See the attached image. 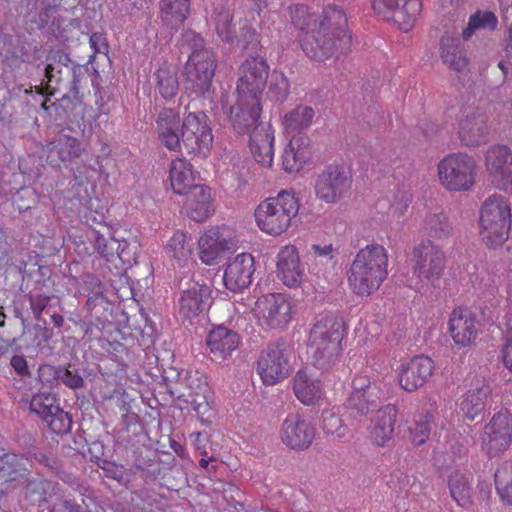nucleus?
Listing matches in <instances>:
<instances>
[{"mask_svg":"<svg viewBox=\"0 0 512 512\" xmlns=\"http://www.w3.org/2000/svg\"><path fill=\"white\" fill-rule=\"evenodd\" d=\"M294 24L303 32L300 46L312 61L326 62L347 54L352 43L344 8L335 3L323 6L320 13H309L304 5L295 11Z\"/></svg>","mask_w":512,"mask_h":512,"instance_id":"obj_1","label":"nucleus"},{"mask_svg":"<svg viewBox=\"0 0 512 512\" xmlns=\"http://www.w3.org/2000/svg\"><path fill=\"white\" fill-rule=\"evenodd\" d=\"M388 267V251L383 245L372 243L361 248L347 270L350 291L359 297L373 295L388 278Z\"/></svg>","mask_w":512,"mask_h":512,"instance_id":"obj_2","label":"nucleus"},{"mask_svg":"<svg viewBox=\"0 0 512 512\" xmlns=\"http://www.w3.org/2000/svg\"><path fill=\"white\" fill-rule=\"evenodd\" d=\"M344 336V324L334 316L323 317L314 323L309 334L308 349L316 368L329 370L338 363Z\"/></svg>","mask_w":512,"mask_h":512,"instance_id":"obj_3","label":"nucleus"},{"mask_svg":"<svg viewBox=\"0 0 512 512\" xmlns=\"http://www.w3.org/2000/svg\"><path fill=\"white\" fill-rule=\"evenodd\" d=\"M299 200L293 192L280 191L276 196L262 201L255 209L257 227L263 233L278 237L291 227L292 220L298 215Z\"/></svg>","mask_w":512,"mask_h":512,"instance_id":"obj_4","label":"nucleus"},{"mask_svg":"<svg viewBox=\"0 0 512 512\" xmlns=\"http://www.w3.org/2000/svg\"><path fill=\"white\" fill-rule=\"evenodd\" d=\"M512 226L510 201L499 194L487 197L479 212V235L489 247L502 246L509 238Z\"/></svg>","mask_w":512,"mask_h":512,"instance_id":"obj_5","label":"nucleus"},{"mask_svg":"<svg viewBox=\"0 0 512 512\" xmlns=\"http://www.w3.org/2000/svg\"><path fill=\"white\" fill-rule=\"evenodd\" d=\"M217 60L208 49L194 50L185 64L184 85L189 96L212 98L215 93L213 80Z\"/></svg>","mask_w":512,"mask_h":512,"instance_id":"obj_6","label":"nucleus"},{"mask_svg":"<svg viewBox=\"0 0 512 512\" xmlns=\"http://www.w3.org/2000/svg\"><path fill=\"white\" fill-rule=\"evenodd\" d=\"M178 398L190 404L199 421L210 425L216 418V408L207 376L199 370L187 371L178 388Z\"/></svg>","mask_w":512,"mask_h":512,"instance_id":"obj_7","label":"nucleus"},{"mask_svg":"<svg viewBox=\"0 0 512 512\" xmlns=\"http://www.w3.org/2000/svg\"><path fill=\"white\" fill-rule=\"evenodd\" d=\"M477 163L466 153H451L437 165L440 185L448 192H467L473 188L477 177Z\"/></svg>","mask_w":512,"mask_h":512,"instance_id":"obj_8","label":"nucleus"},{"mask_svg":"<svg viewBox=\"0 0 512 512\" xmlns=\"http://www.w3.org/2000/svg\"><path fill=\"white\" fill-rule=\"evenodd\" d=\"M297 306L286 293H268L255 302L254 314L259 325L270 330H284L294 319Z\"/></svg>","mask_w":512,"mask_h":512,"instance_id":"obj_9","label":"nucleus"},{"mask_svg":"<svg viewBox=\"0 0 512 512\" xmlns=\"http://www.w3.org/2000/svg\"><path fill=\"white\" fill-rule=\"evenodd\" d=\"M411 272L422 285H435L446 269L445 252L430 239H423L411 252Z\"/></svg>","mask_w":512,"mask_h":512,"instance_id":"obj_10","label":"nucleus"},{"mask_svg":"<svg viewBox=\"0 0 512 512\" xmlns=\"http://www.w3.org/2000/svg\"><path fill=\"white\" fill-rule=\"evenodd\" d=\"M46 60L45 79L36 87L37 93L54 96L56 93L61 92L72 75V80L70 81L71 92L77 97L80 94L82 77L77 75L70 67L69 56L61 50H51Z\"/></svg>","mask_w":512,"mask_h":512,"instance_id":"obj_11","label":"nucleus"},{"mask_svg":"<svg viewBox=\"0 0 512 512\" xmlns=\"http://www.w3.org/2000/svg\"><path fill=\"white\" fill-rule=\"evenodd\" d=\"M352 183V170L348 165L343 162L331 163L315 179V196L326 204H336L350 194Z\"/></svg>","mask_w":512,"mask_h":512,"instance_id":"obj_12","label":"nucleus"},{"mask_svg":"<svg viewBox=\"0 0 512 512\" xmlns=\"http://www.w3.org/2000/svg\"><path fill=\"white\" fill-rule=\"evenodd\" d=\"M269 64L257 55H251L238 67L235 93L241 102L260 101L267 86Z\"/></svg>","mask_w":512,"mask_h":512,"instance_id":"obj_13","label":"nucleus"},{"mask_svg":"<svg viewBox=\"0 0 512 512\" xmlns=\"http://www.w3.org/2000/svg\"><path fill=\"white\" fill-rule=\"evenodd\" d=\"M291 351L284 341L270 342L259 354L256 371L262 383L273 386L289 376Z\"/></svg>","mask_w":512,"mask_h":512,"instance_id":"obj_14","label":"nucleus"},{"mask_svg":"<svg viewBox=\"0 0 512 512\" xmlns=\"http://www.w3.org/2000/svg\"><path fill=\"white\" fill-rule=\"evenodd\" d=\"M181 150L188 155L205 158L213 145L212 129L204 112H190L181 127Z\"/></svg>","mask_w":512,"mask_h":512,"instance_id":"obj_15","label":"nucleus"},{"mask_svg":"<svg viewBox=\"0 0 512 512\" xmlns=\"http://www.w3.org/2000/svg\"><path fill=\"white\" fill-rule=\"evenodd\" d=\"M482 451L488 458H498L512 445V414L508 409L495 412L480 434Z\"/></svg>","mask_w":512,"mask_h":512,"instance_id":"obj_16","label":"nucleus"},{"mask_svg":"<svg viewBox=\"0 0 512 512\" xmlns=\"http://www.w3.org/2000/svg\"><path fill=\"white\" fill-rule=\"evenodd\" d=\"M381 395V388L375 380L368 375L358 374L352 379L351 392L344 405L352 413L364 416L378 406Z\"/></svg>","mask_w":512,"mask_h":512,"instance_id":"obj_17","label":"nucleus"},{"mask_svg":"<svg viewBox=\"0 0 512 512\" xmlns=\"http://www.w3.org/2000/svg\"><path fill=\"white\" fill-rule=\"evenodd\" d=\"M459 114L457 134L461 143L468 147L485 144L490 135L487 115L468 106L461 108Z\"/></svg>","mask_w":512,"mask_h":512,"instance_id":"obj_18","label":"nucleus"},{"mask_svg":"<svg viewBox=\"0 0 512 512\" xmlns=\"http://www.w3.org/2000/svg\"><path fill=\"white\" fill-rule=\"evenodd\" d=\"M480 322L475 313L468 307L457 306L452 309L448 318V333L458 348H466L476 344L480 333Z\"/></svg>","mask_w":512,"mask_h":512,"instance_id":"obj_19","label":"nucleus"},{"mask_svg":"<svg viewBox=\"0 0 512 512\" xmlns=\"http://www.w3.org/2000/svg\"><path fill=\"white\" fill-rule=\"evenodd\" d=\"M484 163L492 183L512 193V150L507 145H492L485 152Z\"/></svg>","mask_w":512,"mask_h":512,"instance_id":"obj_20","label":"nucleus"},{"mask_svg":"<svg viewBox=\"0 0 512 512\" xmlns=\"http://www.w3.org/2000/svg\"><path fill=\"white\" fill-rule=\"evenodd\" d=\"M373 10L400 30L408 32L422 10L421 0H374Z\"/></svg>","mask_w":512,"mask_h":512,"instance_id":"obj_21","label":"nucleus"},{"mask_svg":"<svg viewBox=\"0 0 512 512\" xmlns=\"http://www.w3.org/2000/svg\"><path fill=\"white\" fill-rule=\"evenodd\" d=\"M85 152L86 149L79 139L66 134L47 142L41 149L42 157L54 168L68 167Z\"/></svg>","mask_w":512,"mask_h":512,"instance_id":"obj_22","label":"nucleus"},{"mask_svg":"<svg viewBox=\"0 0 512 512\" xmlns=\"http://www.w3.org/2000/svg\"><path fill=\"white\" fill-rule=\"evenodd\" d=\"M435 370L434 361L424 355H417L402 362L397 368V381L401 389L412 393L423 387Z\"/></svg>","mask_w":512,"mask_h":512,"instance_id":"obj_23","label":"nucleus"},{"mask_svg":"<svg viewBox=\"0 0 512 512\" xmlns=\"http://www.w3.org/2000/svg\"><path fill=\"white\" fill-rule=\"evenodd\" d=\"M280 440L289 449L306 450L315 438V429L304 415L299 412L289 413L280 428Z\"/></svg>","mask_w":512,"mask_h":512,"instance_id":"obj_24","label":"nucleus"},{"mask_svg":"<svg viewBox=\"0 0 512 512\" xmlns=\"http://www.w3.org/2000/svg\"><path fill=\"white\" fill-rule=\"evenodd\" d=\"M212 290L205 284L190 282L186 289L181 291L178 299L177 311L184 322L191 323L208 309L211 303Z\"/></svg>","mask_w":512,"mask_h":512,"instance_id":"obj_25","label":"nucleus"},{"mask_svg":"<svg viewBox=\"0 0 512 512\" xmlns=\"http://www.w3.org/2000/svg\"><path fill=\"white\" fill-rule=\"evenodd\" d=\"M104 172L100 156H91L72 168L71 190L80 202H88L95 192L96 178Z\"/></svg>","mask_w":512,"mask_h":512,"instance_id":"obj_26","label":"nucleus"},{"mask_svg":"<svg viewBox=\"0 0 512 512\" xmlns=\"http://www.w3.org/2000/svg\"><path fill=\"white\" fill-rule=\"evenodd\" d=\"M398 408L394 404L380 407L370 418L367 427L369 442L377 447H385L393 439Z\"/></svg>","mask_w":512,"mask_h":512,"instance_id":"obj_27","label":"nucleus"},{"mask_svg":"<svg viewBox=\"0 0 512 512\" xmlns=\"http://www.w3.org/2000/svg\"><path fill=\"white\" fill-rule=\"evenodd\" d=\"M255 259L250 253H239L230 260L224 270L225 287L234 293L241 292L252 283Z\"/></svg>","mask_w":512,"mask_h":512,"instance_id":"obj_28","label":"nucleus"},{"mask_svg":"<svg viewBox=\"0 0 512 512\" xmlns=\"http://www.w3.org/2000/svg\"><path fill=\"white\" fill-rule=\"evenodd\" d=\"M276 273L278 279L289 288H296L302 284L304 267L295 245L288 244L279 250L276 257Z\"/></svg>","mask_w":512,"mask_h":512,"instance_id":"obj_29","label":"nucleus"},{"mask_svg":"<svg viewBox=\"0 0 512 512\" xmlns=\"http://www.w3.org/2000/svg\"><path fill=\"white\" fill-rule=\"evenodd\" d=\"M249 134V148L255 161L261 166L270 168L274 159V129L269 122L256 124Z\"/></svg>","mask_w":512,"mask_h":512,"instance_id":"obj_30","label":"nucleus"},{"mask_svg":"<svg viewBox=\"0 0 512 512\" xmlns=\"http://www.w3.org/2000/svg\"><path fill=\"white\" fill-rule=\"evenodd\" d=\"M491 394L492 388L489 382L484 378L475 377L469 389L462 395L459 404L464 417L469 421H473L481 415L486 409V404Z\"/></svg>","mask_w":512,"mask_h":512,"instance_id":"obj_31","label":"nucleus"},{"mask_svg":"<svg viewBox=\"0 0 512 512\" xmlns=\"http://www.w3.org/2000/svg\"><path fill=\"white\" fill-rule=\"evenodd\" d=\"M182 122L177 111L163 109L156 119V133L160 143L170 151L181 152Z\"/></svg>","mask_w":512,"mask_h":512,"instance_id":"obj_32","label":"nucleus"},{"mask_svg":"<svg viewBox=\"0 0 512 512\" xmlns=\"http://www.w3.org/2000/svg\"><path fill=\"white\" fill-rule=\"evenodd\" d=\"M185 195L182 209L188 218L195 222H203L212 216L215 206L210 187L201 184Z\"/></svg>","mask_w":512,"mask_h":512,"instance_id":"obj_33","label":"nucleus"},{"mask_svg":"<svg viewBox=\"0 0 512 512\" xmlns=\"http://www.w3.org/2000/svg\"><path fill=\"white\" fill-rule=\"evenodd\" d=\"M312 157L311 139L308 135L290 138L282 154V166L286 172H299Z\"/></svg>","mask_w":512,"mask_h":512,"instance_id":"obj_34","label":"nucleus"},{"mask_svg":"<svg viewBox=\"0 0 512 512\" xmlns=\"http://www.w3.org/2000/svg\"><path fill=\"white\" fill-rule=\"evenodd\" d=\"M209 352L216 360H226L239 348L240 336L223 325L214 327L206 337Z\"/></svg>","mask_w":512,"mask_h":512,"instance_id":"obj_35","label":"nucleus"},{"mask_svg":"<svg viewBox=\"0 0 512 512\" xmlns=\"http://www.w3.org/2000/svg\"><path fill=\"white\" fill-rule=\"evenodd\" d=\"M194 243L192 236L183 230H176L163 247L164 254L175 268L186 267L192 259Z\"/></svg>","mask_w":512,"mask_h":512,"instance_id":"obj_36","label":"nucleus"},{"mask_svg":"<svg viewBox=\"0 0 512 512\" xmlns=\"http://www.w3.org/2000/svg\"><path fill=\"white\" fill-rule=\"evenodd\" d=\"M293 392L296 398L306 406L318 404L324 399L322 382L307 369H300L293 378Z\"/></svg>","mask_w":512,"mask_h":512,"instance_id":"obj_37","label":"nucleus"},{"mask_svg":"<svg viewBox=\"0 0 512 512\" xmlns=\"http://www.w3.org/2000/svg\"><path fill=\"white\" fill-rule=\"evenodd\" d=\"M314 117L315 110L308 105L299 104L288 110L281 117L284 135L289 138L307 135L306 131L312 126Z\"/></svg>","mask_w":512,"mask_h":512,"instance_id":"obj_38","label":"nucleus"},{"mask_svg":"<svg viewBox=\"0 0 512 512\" xmlns=\"http://www.w3.org/2000/svg\"><path fill=\"white\" fill-rule=\"evenodd\" d=\"M262 113L260 101L241 102L236 96L235 105L230 108V121L234 130L239 134H245L258 124Z\"/></svg>","mask_w":512,"mask_h":512,"instance_id":"obj_39","label":"nucleus"},{"mask_svg":"<svg viewBox=\"0 0 512 512\" xmlns=\"http://www.w3.org/2000/svg\"><path fill=\"white\" fill-rule=\"evenodd\" d=\"M230 241L218 227L206 230L198 240L199 258L206 265L216 264L218 258L229 249Z\"/></svg>","mask_w":512,"mask_h":512,"instance_id":"obj_40","label":"nucleus"},{"mask_svg":"<svg viewBox=\"0 0 512 512\" xmlns=\"http://www.w3.org/2000/svg\"><path fill=\"white\" fill-rule=\"evenodd\" d=\"M197 172L193 165L184 158H176L169 165L168 180L175 194L184 195L198 186L196 184Z\"/></svg>","mask_w":512,"mask_h":512,"instance_id":"obj_41","label":"nucleus"},{"mask_svg":"<svg viewBox=\"0 0 512 512\" xmlns=\"http://www.w3.org/2000/svg\"><path fill=\"white\" fill-rule=\"evenodd\" d=\"M192 0H160L159 19L164 27L177 31L191 13Z\"/></svg>","mask_w":512,"mask_h":512,"instance_id":"obj_42","label":"nucleus"},{"mask_svg":"<svg viewBox=\"0 0 512 512\" xmlns=\"http://www.w3.org/2000/svg\"><path fill=\"white\" fill-rule=\"evenodd\" d=\"M38 486L45 492H52L39 503V512H91L70 500L64 499L63 496L59 494L60 488L57 483L41 480Z\"/></svg>","mask_w":512,"mask_h":512,"instance_id":"obj_43","label":"nucleus"},{"mask_svg":"<svg viewBox=\"0 0 512 512\" xmlns=\"http://www.w3.org/2000/svg\"><path fill=\"white\" fill-rule=\"evenodd\" d=\"M29 474L28 460L14 453L0 455V483L8 484L26 479Z\"/></svg>","mask_w":512,"mask_h":512,"instance_id":"obj_44","label":"nucleus"},{"mask_svg":"<svg viewBox=\"0 0 512 512\" xmlns=\"http://www.w3.org/2000/svg\"><path fill=\"white\" fill-rule=\"evenodd\" d=\"M95 251L107 262H115L119 260L125 263V249L128 246L126 241H119L112 237L110 233L107 236L98 231L93 232L92 238Z\"/></svg>","mask_w":512,"mask_h":512,"instance_id":"obj_45","label":"nucleus"},{"mask_svg":"<svg viewBox=\"0 0 512 512\" xmlns=\"http://www.w3.org/2000/svg\"><path fill=\"white\" fill-rule=\"evenodd\" d=\"M440 57L450 69L461 72L468 66V59L459 39L443 36L440 40Z\"/></svg>","mask_w":512,"mask_h":512,"instance_id":"obj_46","label":"nucleus"},{"mask_svg":"<svg viewBox=\"0 0 512 512\" xmlns=\"http://www.w3.org/2000/svg\"><path fill=\"white\" fill-rule=\"evenodd\" d=\"M39 377L42 382H46L49 386L63 383L69 388L77 389L84 385L83 378L66 367L43 365L39 368Z\"/></svg>","mask_w":512,"mask_h":512,"instance_id":"obj_47","label":"nucleus"},{"mask_svg":"<svg viewBox=\"0 0 512 512\" xmlns=\"http://www.w3.org/2000/svg\"><path fill=\"white\" fill-rule=\"evenodd\" d=\"M448 488L451 498L460 507L472 504V477L470 474L455 470L448 476Z\"/></svg>","mask_w":512,"mask_h":512,"instance_id":"obj_48","label":"nucleus"},{"mask_svg":"<svg viewBox=\"0 0 512 512\" xmlns=\"http://www.w3.org/2000/svg\"><path fill=\"white\" fill-rule=\"evenodd\" d=\"M497 25L498 18L493 12L477 10L469 17L468 24L462 31V38L467 41L477 31H494Z\"/></svg>","mask_w":512,"mask_h":512,"instance_id":"obj_49","label":"nucleus"},{"mask_svg":"<svg viewBox=\"0 0 512 512\" xmlns=\"http://www.w3.org/2000/svg\"><path fill=\"white\" fill-rule=\"evenodd\" d=\"M156 87L160 95L165 99L174 98L179 90V82L176 71L169 65H161L155 72Z\"/></svg>","mask_w":512,"mask_h":512,"instance_id":"obj_50","label":"nucleus"},{"mask_svg":"<svg viewBox=\"0 0 512 512\" xmlns=\"http://www.w3.org/2000/svg\"><path fill=\"white\" fill-rule=\"evenodd\" d=\"M494 482L501 501L512 506V460L503 461L497 467Z\"/></svg>","mask_w":512,"mask_h":512,"instance_id":"obj_51","label":"nucleus"},{"mask_svg":"<svg viewBox=\"0 0 512 512\" xmlns=\"http://www.w3.org/2000/svg\"><path fill=\"white\" fill-rule=\"evenodd\" d=\"M212 21L215 31L219 38L227 43H231L236 38V28L233 23L232 12L225 7H217L214 10Z\"/></svg>","mask_w":512,"mask_h":512,"instance_id":"obj_52","label":"nucleus"},{"mask_svg":"<svg viewBox=\"0 0 512 512\" xmlns=\"http://www.w3.org/2000/svg\"><path fill=\"white\" fill-rule=\"evenodd\" d=\"M425 234L436 240H445L452 235V226L447 217L442 214L428 215L423 226Z\"/></svg>","mask_w":512,"mask_h":512,"instance_id":"obj_53","label":"nucleus"},{"mask_svg":"<svg viewBox=\"0 0 512 512\" xmlns=\"http://www.w3.org/2000/svg\"><path fill=\"white\" fill-rule=\"evenodd\" d=\"M58 407H60L59 399L50 392H39L33 395L29 402L30 411L39 416L43 421Z\"/></svg>","mask_w":512,"mask_h":512,"instance_id":"obj_54","label":"nucleus"},{"mask_svg":"<svg viewBox=\"0 0 512 512\" xmlns=\"http://www.w3.org/2000/svg\"><path fill=\"white\" fill-rule=\"evenodd\" d=\"M432 420L433 415L429 411L414 416L413 423L408 430L409 438L415 446H420L428 440Z\"/></svg>","mask_w":512,"mask_h":512,"instance_id":"obj_55","label":"nucleus"},{"mask_svg":"<svg viewBox=\"0 0 512 512\" xmlns=\"http://www.w3.org/2000/svg\"><path fill=\"white\" fill-rule=\"evenodd\" d=\"M85 307L90 315L100 323L107 320L112 312V304L105 296L101 285H99L98 291L88 297Z\"/></svg>","mask_w":512,"mask_h":512,"instance_id":"obj_56","label":"nucleus"},{"mask_svg":"<svg viewBox=\"0 0 512 512\" xmlns=\"http://www.w3.org/2000/svg\"><path fill=\"white\" fill-rule=\"evenodd\" d=\"M321 428L326 435L333 439H342L348 433V427L342 418L332 410H324L321 416Z\"/></svg>","mask_w":512,"mask_h":512,"instance_id":"obj_57","label":"nucleus"},{"mask_svg":"<svg viewBox=\"0 0 512 512\" xmlns=\"http://www.w3.org/2000/svg\"><path fill=\"white\" fill-rule=\"evenodd\" d=\"M290 92L288 78L283 72L273 71L268 87V97L275 102H284Z\"/></svg>","mask_w":512,"mask_h":512,"instance_id":"obj_58","label":"nucleus"},{"mask_svg":"<svg viewBox=\"0 0 512 512\" xmlns=\"http://www.w3.org/2000/svg\"><path fill=\"white\" fill-rule=\"evenodd\" d=\"M43 422L46 423L49 430L57 435H64L70 432L72 419L70 415L61 407H58Z\"/></svg>","mask_w":512,"mask_h":512,"instance_id":"obj_59","label":"nucleus"},{"mask_svg":"<svg viewBox=\"0 0 512 512\" xmlns=\"http://www.w3.org/2000/svg\"><path fill=\"white\" fill-rule=\"evenodd\" d=\"M226 180L231 181V186L241 188L247 182L248 168L243 163L233 165L225 173Z\"/></svg>","mask_w":512,"mask_h":512,"instance_id":"obj_60","label":"nucleus"},{"mask_svg":"<svg viewBox=\"0 0 512 512\" xmlns=\"http://www.w3.org/2000/svg\"><path fill=\"white\" fill-rule=\"evenodd\" d=\"M50 300L51 297L47 294H29L30 307L36 320L41 318Z\"/></svg>","mask_w":512,"mask_h":512,"instance_id":"obj_61","label":"nucleus"},{"mask_svg":"<svg viewBox=\"0 0 512 512\" xmlns=\"http://www.w3.org/2000/svg\"><path fill=\"white\" fill-rule=\"evenodd\" d=\"M307 256L310 260L325 259L330 261L333 258V246L331 243L312 244L308 250Z\"/></svg>","mask_w":512,"mask_h":512,"instance_id":"obj_62","label":"nucleus"},{"mask_svg":"<svg viewBox=\"0 0 512 512\" xmlns=\"http://www.w3.org/2000/svg\"><path fill=\"white\" fill-rule=\"evenodd\" d=\"M242 37L246 42L245 48L258 50L261 47L260 34L254 28L243 27Z\"/></svg>","mask_w":512,"mask_h":512,"instance_id":"obj_63","label":"nucleus"},{"mask_svg":"<svg viewBox=\"0 0 512 512\" xmlns=\"http://www.w3.org/2000/svg\"><path fill=\"white\" fill-rule=\"evenodd\" d=\"M504 367L512 374V337H506L500 352Z\"/></svg>","mask_w":512,"mask_h":512,"instance_id":"obj_64","label":"nucleus"}]
</instances>
